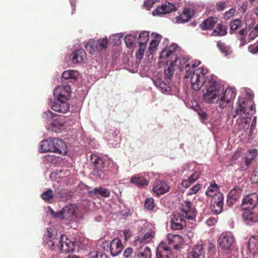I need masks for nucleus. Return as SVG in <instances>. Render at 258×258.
Segmentation results:
<instances>
[{
  "label": "nucleus",
  "mask_w": 258,
  "mask_h": 258,
  "mask_svg": "<svg viewBox=\"0 0 258 258\" xmlns=\"http://www.w3.org/2000/svg\"><path fill=\"white\" fill-rule=\"evenodd\" d=\"M203 89L204 99L208 103L218 104L223 109L234 99L236 92L234 88L228 87L224 91L221 85L217 81L215 76H207L204 81Z\"/></svg>",
  "instance_id": "f257e3e1"
},
{
  "label": "nucleus",
  "mask_w": 258,
  "mask_h": 258,
  "mask_svg": "<svg viewBox=\"0 0 258 258\" xmlns=\"http://www.w3.org/2000/svg\"><path fill=\"white\" fill-rule=\"evenodd\" d=\"M177 62H174V65L177 66L180 71L185 70V78H190L191 87L195 91L201 89L204 84L206 77V75L208 72L207 69L199 68L194 72L190 70V64L188 63L189 58L187 57H177Z\"/></svg>",
  "instance_id": "f03ea898"
},
{
  "label": "nucleus",
  "mask_w": 258,
  "mask_h": 258,
  "mask_svg": "<svg viewBox=\"0 0 258 258\" xmlns=\"http://www.w3.org/2000/svg\"><path fill=\"white\" fill-rule=\"evenodd\" d=\"M254 109V105L251 100L242 97L238 98L236 109L232 112V116L234 118L238 117L236 125L240 131H245L248 129L251 115L255 112Z\"/></svg>",
  "instance_id": "7ed1b4c3"
},
{
  "label": "nucleus",
  "mask_w": 258,
  "mask_h": 258,
  "mask_svg": "<svg viewBox=\"0 0 258 258\" xmlns=\"http://www.w3.org/2000/svg\"><path fill=\"white\" fill-rule=\"evenodd\" d=\"M196 216V210L192 206V203L185 201L182 205L180 213H174L170 220V228L174 230H179L186 226L185 218L192 220Z\"/></svg>",
  "instance_id": "20e7f679"
},
{
  "label": "nucleus",
  "mask_w": 258,
  "mask_h": 258,
  "mask_svg": "<svg viewBox=\"0 0 258 258\" xmlns=\"http://www.w3.org/2000/svg\"><path fill=\"white\" fill-rule=\"evenodd\" d=\"M177 45H171L163 49L160 53L159 63H166L164 70V79L169 83L174 73V62H177Z\"/></svg>",
  "instance_id": "39448f33"
},
{
  "label": "nucleus",
  "mask_w": 258,
  "mask_h": 258,
  "mask_svg": "<svg viewBox=\"0 0 258 258\" xmlns=\"http://www.w3.org/2000/svg\"><path fill=\"white\" fill-rule=\"evenodd\" d=\"M41 153L53 152L66 155L68 151L66 143L61 139L51 138L41 142Z\"/></svg>",
  "instance_id": "423d86ee"
},
{
  "label": "nucleus",
  "mask_w": 258,
  "mask_h": 258,
  "mask_svg": "<svg viewBox=\"0 0 258 258\" xmlns=\"http://www.w3.org/2000/svg\"><path fill=\"white\" fill-rule=\"evenodd\" d=\"M234 242V237L230 232H223L219 237L218 243L223 250L231 249Z\"/></svg>",
  "instance_id": "0eeeda50"
},
{
  "label": "nucleus",
  "mask_w": 258,
  "mask_h": 258,
  "mask_svg": "<svg viewBox=\"0 0 258 258\" xmlns=\"http://www.w3.org/2000/svg\"><path fill=\"white\" fill-rule=\"evenodd\" d=\"M170 188V186L166 181L158 179L153 184L152 191L156 197H159L168 192Z\"/></svg>",
  "instance_id": "6e6552de"
},
{
  "label": "nucleus",
  "mask_w": 258,
  "mask_h": 258,
  "mask_svg": "<svg viewBox=\"0 0 258 258\" xmlns=\"http://www.w3.org/2000/svg\"><path fill=\"white\" fill-rule=\"evenodd\" d=\"M155 236V232L151 229H147L144 232L141 231L138 237L135 239L134 244L136 246L142 245L150 243Z\"/></svg>",
  "instance_id": "1a4fd4ad"
},
{
  "label": "nucleus",
  "mask_w": 258,
  "mask_h": 258,
  "mask_svg": "<svg viewBox=\"0 0 258 258\" xmlns=\"http://www.w3.org/2000/svg\"><path fill=\"white\" fill-rule=\"evenodd\" d=\"M223 195L218 192L217 194L212 198L211 201V209L216 215L219 214L222 211L223 207Z\"/></svg>",
  "instance_id": "9d476101"
},
{
  "label": "nucleus",
  "mask_w": 258,
  "mask_h": 258,
  "mask_svg": "<svg viewBox=\"0 0 258 258\" xmlns=\"http://www.w3.org/2000/svg\"><path fill=\"white\" fill-rule=\"evenodd\" d=\"M258 154L256 149H249L244 155V165L241 164L239 169L241 171L246 170L254 162Z\"/></svg>",
  "instance_id": "9b49d317"
},
{
  "label": "nucleus",
  "mask_w": 258,
  "mask_h": 258,
  "mask_svg": "<svg viewBox=\"0 0 258 258\" xmlns=\"http://www.w3.org/2000/svg\"><path fill=\"white\" fill-rule=\"evenodd\" d=\"M258 202V197L253 193L245 196L242 200V208L244 210H248L254 208Z\"/></svg>",
  "instance_id": "f8f14e48"
},
{
  "label": "nucleus",
  "mask_w": 258,
  "mask_h": 258,
  "mask_svg": "<svg viewBox=\"0 0 258 258\" xmlns=\"http://www.w3.org/2000/svg\"><path fill=\"white\" fill-rule=\"evenodd\" d=\"M77 206L76 204H69L66 206L63 209L55 213V217L61 219L69 218L76 214Z\"/></svg>",
  "instance_id": "ddd939ff"
},
{
  "label": "nucleus",
  "mask_w": 258,
  "mask_h": 258,
  "mask_svg": "<svg viewBox=\"0 0 258 258\" xmlns=\"http://www.w3.org/2000/svg\"><path fill=\"white\" fill-rule=\"evenodd\" d=\"M71 92V87L69 86H58L54 90V96L57 99L68 100Z\"/></svg>",
  "instance_id": "4468645a"
},
{
  "label": "nucleus",
  "mask_w": 258,
  "mask_h": 258,
  "mask_svg": "<svg viewBox=\"0 0 258 258\" xmlns=\"http://www.w3.org/2000/svg\"><path fill=\"white\" fill-rule=\"evenodd\" d=\"M167 243L168 247L172 250H177L180 247L183 242V238L179 235L173 234L169 233L167 235Z\"/></svg>",
  "instance_id": "2eb2a0df"
},
{
  "label": "nucleus",
  "mask_w": 258,
  "mask_h": 258,
  "mask_svg": "<svg viewBox=\"0 0 258 258\" xmlns=\"http://www.w3.org/2000/svg\"><path fill=\"white\" fill-rule=\"evenodd\" d=\"M176 7L173 4L165 2L164 4L158 7L154 10L152 12V14L154 16H156L168 14L172 12L176 11Z\"/></svg>",
  "instance_id": "dca6fc26"
},
{
  "label": "nucleus",
  "mask_w": 258,
  "mask_h": 258,
  "mask_svg": "<svg viewBox=\"0 0 258 258\" xmlns=\"http://www.w3.org/2000/svg\"><path fill=\"white\" fill-rule=\"evenodd\" d=\"M172 254V250L166 242H161L157 248V258H169Z\"/></svg>",
  "instance_id": "f3484780"
},
{
  "label": "nucleus",
  "mask_w": 258,
  "mask_h": 258,
  "mask_svg": "<svg viewBox=\"0 0 258 258\" xmlns=\"http://www.w3.org/2000/svg\"><path fill=\"white\" fill-rule=\"evenodd\" d=\"M51 108L56 112L65 113L69 110L70 105L67 100L57 99V101L52 104Z\"/></svg>",
  "instance_id": "a211bd4d"
},
{
  "label": "nucleus",
  "mask_w": 258,
  "mask_h": 258,
  "mask_svg": "<svg viewBox=\"0 0 258 258\" xmlns=\"http://www.w3.org/2000/svg\"><path fill=\"white\" fill-rule=\"evenodd\" d=\"M90 161L95 166L94 172H96L98 176L100 177L102 174V169L105 166L104 162L100 157L95 154L90 155Z\"/></svg>",
  "instance_id": "6ab92c4d"
},
{
  "label": "nucleus",
  "mask_w": 258,
  "mask_h": 258,
  "mask_svg": "<svg viewBox=\"0 0 258 258\" xmlns=\"http://www.w3.org/2000/svg\"><path fill=\"white\" fill-rule=\"evenodd\" d=\"M205 254L204 249L202 245H194L189 249L186 258H202Z\"/></svg>",
  "instance_id": "aec40b11"
},
{
  "label": "nucleus",
  "mask_w": 258,
  "mask_h": 258,
  "mask_svg": "<svg viewBox=\"0 0 258 258\" xmlns=\"http://www.w3.org/2000/svg\"><path fill=\"white\" fill-rule=\"evenodd\" d=\"M123 248V245L119 238H115L110 243V251L113 256L120 253Z\"/></svg>",
  "instance_id": "412c9836"
},
{
  "label": "nucleus",
  "mask_w": 258,
  "mask_h": 258,
  "mask_svg": "<svg viewBox=\"0 0 258 258\" xmlns=\"http://www.w3.org/2000/svg\"><path fill=\"white\" fill-rule=\"evenodd\" d=\"M135 253L134 258H151L152 253L151 249L147 246H144V245L139 246Z\"/></svg>",
  "instance_id": "4be33fe9"
},
{
  "label": "nucleus",
  "mask_w": 258,
  "mask_h": 258,
  "mask_svg": "<svg viewBox=\"0 0 258 258\" xmlns=\"http://www.w3.org/2000/svg\"><path fill=\"white\" fill-rule=\"evenodd\" d=\"M130 182L139 188H145L149 184V181L146 178L138 174L133 176L131 178Z\"/></svg>",
  "instance_id": "5701e85b"
},
{
  "label": "nucleus",
  "mask_w": 258,
  "mask_h": 258,
  "mask_svg": "<svg viewBox=\"0 0 258 258\" xmlns=\"http://www.w3.org/2000/svg\"><path fill=\"white\" fill-rule=\"evenodd\" d=\"M72 61L75 63H82L86 59V53L83 49L75 50L72 53Z\"/></svg>",
  "instance_id": "b1692460"
},
{
  "label": "nucleus",
  "mask_w": 258,
  "mask_h": 258,
  "mask_svg": "<svg viewBox=\"0 0 258 258\" xmlns=\"http://www.w3.org/2000/svg\"><path fill=\"white\" fill-rule=\"evenodd\" d=\"M218 19L217 17H210L204 20L200 25V27L202 30H209L213 28L217 23Z\"/></svg>",
  "instance_id": "393cba45"
},
{
  "label": "nucleus",
  "mask_w": 258,
  "mask_h": 258,
  "mask_svg": "<svg viewBox=\"0 0 258 258\" xmlns=\"http://www.w3.org/2000/svg\"><path fill=\"white\" fill-rule=\"evenodd\" d=\"M194 13L189 8H184L182 13L176 17V22L177 23H183L187 22L192 17Z\"/></svg>",
  "instance_id": "a878e982"
},
{
  "label": "nucleus",
  "mask_w": 258,
  "mask_h": 258,
  "mask_svg": "<svg viewBox=\"0 0 258 258\" xmlns=\"http://www.w3.org/2000/svg\"><path fill=\"white\" fill-rule=\"evenodd\" d=\"M89 194L91 197H94L97 195H100L104 198H108L110 195V191L108 189L104 187L95 188L89 191Z\"/></svg>",
  "instance_id": "bb28decb"
},
{
  "label": "nucleus",
  "mask_w": 258,
  "mask_h": 258,
  "mask_svg": "<svg viewBox=\"0 0 258 258\" xmlns=\"http://www.w3.org/2000/svg\"><path fill=\"white\" fill-rule=\"evenodd\" d=\"M85 48L91 54H94L96 52H99L96 41L94 39H89L86 43Z\"/></svg>",
  "instance_id": "cd10ccee"
},
{
  "label": "nucleus",
  "mask_w": 258,
  "mask_h": 258,
  "mask_svg": "<svg viewBox=\"0 0 258 258\" xmlns=\"http://www.w3.org/2000/svg\"><path fill=\"white\" fill-rule=\"evenodd\" d=\"M247 246L250 252L258 251V235L252 236L249 238Z\"/></svg>",
  "instance_id": "c85d7f7f"
},
{
  "label": "nucleus",
  "mask_w": 258,
  "mask_h": 258,
  "mask_svg": "<svg viewBox=\"0 0 258 258\" xmlns=\"http://www.w3.org/2000/svg\"><path fill=\"white\" fill-rule=\"evenodd\" d=\"M227 28L225 25L221 23L218 24L217 27L213 30L212 35L214 36H223L227 33Z\"/></svg>",
  "instance_id": "c756f323"
},
{
  "label": "nucleus",
  "mask_w": 258,
  "mask_h": 258,
  "mask_svg": "<svg viewBox=\"0 0 258 258\" xmlns=\"http://www.w3.org/2000/svg\"><path fill=\"white\" fill-rule=\"evenodd\" d=\"M65 123L60 120L55 119L51 124V130L56 133L61 132L65 129Z\"/></svg>",
  "instance_id": "7c9ffc66"
},
{
  "label": "nucleus",
  "mask_w": 258,
  "mask_h": 258,
  "mask_svg": "<svg viewBox=\"0 0 258 258\" xmlns=\"http://www.w3.org/2000/svg\"><path fill=\"white\" fill-rule=\"evenodd\" d=\"M97 44V49L99 52L106 50L108 48L109 41L107 37L96 40Z\"/></svg>",
  "instance_id": "2f4dec72"
},
{
  "label": "nucleus",
  "mask_w": 258,
  "mask_h": 258,
  "mask_svg": "<svg viewBox=\"0 0 258 258\" xmlns=\"http://www.w3.org/2000/svg\"><path fill=\"white\" fill-rule=\"evenodd\" d=\"M161 39V36L158 34H156L155 36L154 39L152 40L149 47V53L150 54H152L156 49V48L159 45Z\"/></svg>",
  "instance_id": "473e14b6"
},
{
  "label": "nucleus",
  "mask_w": 258,
  "mask_h": 258,
  "mask_svg": "<svg viewBox=\"0 0 258 258\" xmlns=\"http://www.w3.org/2000/svg\"><path fill=\"white\" fill-rule=\"evenodd\" d=\"M218 190V187L215 181H212L210 185L208 187L206 195L208 196L214 198V197L217 194Z\"/></svg>",
  "instance_id": "72a5a7b5"
},
{
  "label": "nucleus",
  "mask_w": 258,
  "mask_h": 258,
  "mask_svg": "<svg viewBox=\"0 0 258 258\" xmlns=\"http://www.w3.org/2000/svg\"><path fill=\"white\" fill-rule=\"evenodd\" d=\"M77 72L72 70L64 71L62 74V78L65 80H71V82L77 80Z\"/></svg>",
  "instance_id": "f704fd0d"
},
{
  "label": "nucleus",
  "mask_w": 258,
  "mask_h": 258,
  "mask_svg": "<svg viewBox=\"0 0 258 258\" xmlns=\"http://www.w3.org/2000/svg\"><path fill=\"white\" fill-rule=\"evenodd\" d=\"M58 195L62 201L70 200L74 195V192L71 190L61 189L59 191Z\"/></svg>",
  "instance_id": "c9c22d12"
},
{
  "label": "nucleus",
  "mask_w": 258,
  "mask_h": 258,
  "mask_svg": "<svg viewBox=\"0 0 258 258\" xmlns=\"http://www.w3.org/2000/svg\"><path fill=\"white\" fill-rule=\"evenodd\" d=\"M242 189L238 186L234 187L229 192L228 196L238 200L241 195Z\"/></svg>",
  "instance_id": "e433bc0d"
},
{
  "label": "nucleus",
  "mask_w": 258,
  "mask_h": 258,
  "mask_svg": "<svg viewBox=\"0 0 258 258\" xmlns=\"http://www.w3.org/2000/svg\"><path fill=\"white\" fill-rule=\"evenodd\" d=\"M53 190L50 189L43 192L41 195L42 199L48 203H52L53 202Z\"/></svg>",
  "instance_id": "4c0bfd02"
},
{
  "label": "nucleus",
  "mask_w": 258,
  "mask_h": 258,
  "mask_svg": "<svg viewBox=\"0 0 258 258\" xmlns=\"http://www.w3.org/2000/svg\"><path fill=\"white\" fill-rule=\"evenodd\" d=\"M243 218L245 221L248 224H250L252 222L256 221V217L255 215L251 212H245L243 214Z\"/></svg>",
  "instance_id": "58836bf2"
},
{
  "label": "nucleus",
  "mask_w": 258,
  "mask_h": 258,
  "mask_svg": "<svg viewBox=\"0 0 258 258\" xmlns=\"http://www.w3.org/2000/svg\"><path fill=\"white\" fill-rule=\"evenodd\" d=\"M73 242L74 241L69 239L66 235H61L59 241V249L62 251L64 248V246L69 244L70 245V247H71V246H72V242Z\"/></svg>",
  "instance_id": "ea45409f"
},
{
  "label": "nucleus",
  "mask_w": 258,
  "mask_h": 258,
  "mask_svg": "<svg viewBox=\"0 0 258 258\" xmlns=\"http://www.w3.org/2000/svg\"><path fill=\"white\" fill-rule=\"evenodd\" d=\"M137 38L132 35H127L124 38V42L128 48H133L135 46Z\"/></svg>",
  "instance_id": "a19ab883"
},
{
  "label": "nucleus",
  "mask_w": 258,
  "mask_h": 258,
  "mask_svg": "<svg viewBox=\"0 0 258 258\" xmlns=\"http://www.w3.org/2000/svg\"><path fill=\"white\" fill-rule=\"evenodd\" d=\"M242 22L239 19H236L231 21L230 24V28L231 31H236L239 28H242Z\"/></svg>",
  "instance_id": "79ce46f5"
},
{
  "label": "nucleus",
  "mask_w": 258,
  "mask_h": 258,
  "mask_svg": "<svg viewBox=\"0 0 258 258\" xmlns=\"http://www.w3.org/2000/svg\"><path fill=\"white\" fill-rule=\"evenodd\" d=\"M149 33L147 31L141 32L139 36V44H146L149 39Z\"/></svg>",
  "instance_id": "37998d69"
},
{
  "label": "nucleus",
  "mask_w": 258,
  "mask_h": 258,
  "mask_svg": "<svg viewBox=\"0 0 258 258\" xmlns=\"http://www.w3.org/2000/svg\"><path fill=\"white\" fill-rule=\"evenodd\" d=\"M217 46L220 51L223 53L225 54V55H227L230 53V47L226 46L225 43L221 41H218L217 43Z\"/></svg>",
  "instance_id": "c03bdc74"
},
{
  "label": "nucleus",
  "mask_w": 258,
  "mask_h": 258,
  "mask_svg": "<svg viewBox=\"0 0 258 258\" xmlns=\"http://www.w3.org/2000/svg\"><path fill=\"white\" fill-rule=\"evenodd\" d=\"M195 110L197 112L201 120H205L208 119V114L206 111L202 109L199 106H196Z\"/></svg>",
  "instance_id": "a18cd8bd"
},
{
  "label": "nucleus",
  "mask_w": 258,
  "mask_h": 258,
  "mask_svg": "<svg viewBox=\"0 0 258 258\" xmlns=\"http://www.w3.org/2000/svg\"><path fill=\"white\" fill-rule=\"evenodd\" d=\"M89 258H108L107 255L98 251H91L89 253Z\"/></svg>",
  "instance_id": "49530a36"
},
{
  "label": "nucleus",
  "mask_w": 258,
  "mask_h": 258,
  "mask_svg": "<svg viewBox=\"0 0 258 258\" xmlns=\"http://www.w3.org/2000/svg\"><path fill=\"white\" fill-rule=\"evenodd\" d=\"M154 200L151 198H147L145 201V207L148 210H152L155 208Z\"/></svg>",
  "instance_id": "de8ad7c7"
},
{
  "label": "nucleus",
  "mask_w": 258,
  "mask_h": 258,
  "mask_svg": "<svg viewBox=\"0 0 258 258\" xmlns=\"http://www.w3.org/2000/svg\"><path fill=\"white\" fill-rule=\"evenodd\" d=\"M139 49L138 51L136 52V55L138 59H142L144 54L145 50L146 49V44H139Z\"/></svg>",
  "instance_id": "09e8293b"
},
{
  "label": "nucleus",
  "mask_w": 258,
  "mask_h": 258,
  "mask_svg": "<svg viewBox=\"0 0 258 258\" xmlns=\"http://www.w3.org/2000/svg\"><path fill=\"white\" fill-rule=\"evenodd\" d=\"M51 229H47V236L50 239L49 241H47V243L51 246H53L54 245V242L52 240L55 239V235L52 233V232L51 231Z\"/></svg>",
  "instance_id": "8fccbe9b"
},
{
  "label": "nucleus",
  "mask_w": 258,
  "mask_h": 258,
  "mask_svg": "<svg viewBox=\"0 0 258 258\" xmlns=\"http://www.w3.org/2000/svg\"><path fill=\"white\" fill-rule=\"evenodd\" d=\"M159 0H146L144 2V7L148 10H149L153 5Z\"/></svg>",
  "instance_id": "3c124183"
},
{
  "label": "nucleus",
  "mask_w": 258,
  "mask_h": 258,
  "mask_svg": "<svg viewBox=\"0 0 258 258\" xmlns=\"http://www.w3.org/2000/svg\"><path fill=\"white\" fill-rule=\"evenodd\" d=\"M236 12V10L234 8H231L229 9L228 11H226L224 14V18L225 20H228L230 18H231L235 13Z\"/></svg>",
  "instance_id": "603ef678"
},
{
  "label": "nucleus",
  "mask_w": 258,
  "mask_h": 258,
  "mask_svg": "<svg viewBox=\"0 0 258 258\" xmlns=\"http://www.w3.org/2000/svg\"><path fill=\"white\" fill-rule=\"evenodd\" d=\"M70 244H67L66 246H64L63 249L62 250V252L65 253H69L73 252L74 251L75 245L74 242H72V246L71 247H70Z\"/></svg>",
  "instance_id": "864d4df0"
},
{
  "label": "nucleus",
  "mask_w": 258,
  "mask_h": 258,
  "mask_svg": "<svg viewBox=\"0 0 258 258\" xmlns=\"http://www.w3.org/2000/svg\"><path fill=\"white\" fill-rule=\"evenodd\" d=\"M246 34V28H242L240 31H239V34L241 36V37L240 38L239 40L240 41V45L242 46L244 45V36H245Z\"/></svg>",
  "instance_id": "5fc2aeb1"
},
{
  "label": "nucleus",
  "mask_w": 258,
  "mask_h": 258,
  "mask_svg": "<svg viewBox=\"0 0 258 258\" xmlns=\"http://www.w3.org/2000/svg\"><path fill=\"white\" fill-rule=\"evenodd\" d=\"M55 116V114L50 110L45 111L43 114V117L46 119H51Z\"/></svg>",
  "instance_id": "6e6d98bb"
},
{
  "label": "nucleus",
  "mask_w": 258,
  "mask_h": 258,
  "mask_svg": "<svg viewBox=\"0 0 258 258\" xmlns=\"http://www.w3.org/2000/svg\"><path fill=\"white\" fill-rule=\"evenodd\" d=\"M159 87L160 88L161 91L163 93L169 92L171 90L170 87L169 86V85H167L163 81L161 82L160 86Z\"/></svg>",
  "instance_id": "4d7b16f0"
},
{
  "label": "nucleus",
  "mask_w": 258,
  "mask_h": 258,
  "mask_svg": "<svg viewBox=\"0 0 258 258\" xmlns=\"http://www.w3.org/2000/svg\"><path fill=\"white\" fill-rule=\"evenodd\" d=\"M227 6L226 2H218L216 4V8L218 11H223Z\"/></svg>",
  "instance_id": "13d9d810"
},
{
  "label": "nucleus",
  "mask_w": 258,
  "mask_h": 258,
  "mask_svg": "<svg viewBox=\"0 0 258 258\" xmlns=\"http://www.w3.org/2000/svg\"><path fill=\"white\" fill-rule=\"evenodd\" d=\"M201 187L200 184H197L194 185L191 188L189 189V195L196 194L198 192Z\"/></svg>",
  "instance_id": "bf43d9fd"
},
{
  "label": "nucleus",
  "mask_w": 258,
  "mask_h": 258,
  "mask_svg": "<svg viewBox=\"0 0 258 258\" xmlns=\"http://www.w3.org/2000/svg\"><path fill=\"white\" fill-rule=\"evenodd\" d=\"M200 176V173L199 172H195L192 175H191L189 178L188 180L190 182V183H194L197 179L199 178Z\"/></svg>",
  "instance_id": "052dcab7"
},
{
  "label": "nucleus",
  "mask_w": 258,
  "mask_h": 258,
  "mask_svg": "<svg viewBox=\"0 0 258 258\" xmlns=\"http://www.w3.org/2000/svg\"><path fill=\"white\" fill-rule=\"evenodd\" d=\"M254 27L249 34V37L250 39H254L256 37L258 36V31Z\"/></svg>",
  "instance_id": "680f3d73"
},
{
  "label": "nucleus",
  "mask_w": 258,
  "mask_h": 258,
  "mask_svg": "<svg viewBox=\"0 0 258 258\" xmlns=\"http://www.w3.org/2000/svg\"><path fill=\"white\" fill-rule=\"evenodd\" d=\"M248 50L253 54L258 53V44L253 45H250L248 47Z\"/></svg>",
  "instance_id": "e2e57ef3"
},
{
  "label": "nucleus",
  "mask_w": 258,
  "mask_h": 258,
  "mask_svg": "<svg viewBox=\"0 0 258 258\" xmlns=\"http://www.w3.org/2000/svg\"><path fill=\"white\" fill-rule=\"evenodd\" d=\"M217 220L216 218L210 217V218H209L207 219V220L206 221V223L209 226H212V225H214L215 224H216L217 223Z\"/></svg>",
  "instance_id": "0e129e2a"
},
{
  "label": "nucleus",
  "mask_w": 258,
  "mask_h": 258,
  "mask_svg": "<svg viewBox=\"0 0 258 258\" xmlns=\"http://www.w3.org/2000/svg\"><path fill=\"white\" fill-rule=\"evenodd\" d=\"M133 252V249L132 248L128 247L126 248L123 252V256L127 258L131 255V254Z\"/></svg>",
  "instance_id": "69168bd1"
},
{
  "label": "nucleus",
  "mask_w": 258,
  "mask_h": 258,
  "mask_svg": "<svg viewBox=\"0 0 258 258\" xmlns=\"http://www.w3.org/2000/svg\"><path fill=\"white\" fill-rule=\"evenodd\" d=\"M237 201V200L233 199V198L228 196L227 199V205L229 207H232Z\"/></svg>",
  "instance_id": "338daca9"
},
{
  "label": "nucleus",
  "mask_w": 258,
  "mask_h": 258,
  "mask_svg": "<svg viewBox=\"0 0 258 258\" xmlns=\"http://www.w3.org/2000/svg\"><path fill=\"white\" fill-rule=\"evenodd\" d=\"M78 187L79 188H80V189L82 190H87L88 192L89 191H91V190L90 189V187L85 184H83V183H81L80 184H79L78 185Z\"/></svg>",
  "instance_id": "774afa93"
}]
</instances>
